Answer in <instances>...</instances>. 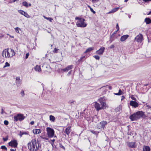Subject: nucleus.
I'll list each match as a JSON object with an SVG mask.
<instances>
[{"label":"nucleus","instance_id":"nucleus-46","mask_svg":"<svg viewBox=\"0 0 151 151\" xmlns=\"http://www.w3.org/2000/svg\"><path fill=\"white\" fill-rule=\"evenodd\" d=\"M72 70H70V71H69L68 73L67 74V75L68 76H69V75H70L71 74V73L72 72Z\"/></svg>","mask_w":151,"mask_h":151},{"label":"nucleus","instance_id":"nucleus-27","mask_svg":"<svg viewBox=\"0 0 151 151\" xmlns=\"http://www.w3.org/2000/svg\"><path fill=\"white\" fill-rule=\"evenodd\" d=\"M28 132H22L21 131H20L19 132V135L20 137H21L22 135L23 134H26L27 135L28 134Z\"/></svg>","mask_w":151,"mask_h":151},{"label":"nucleus","instance_id":"nucleus-31","mask_svg":"<svg viewBox=\"0 0 151 151\" xmlns=\"http://www.w3.org/2000/svg\"><path fill=\"white\" fill-rule=\"evenodd\" d=\"M22 4L23 6L26 7H28V4L27 3L26 1H24L23 2Z\"/></svg>","mask_w":151,"mask_h":151},{"label":"nucleus","instance_id":"nucleus-6","mask_svg":"<svg viewBox=\"0 0 151 151\" xmlns=\"http://www.w3.org/2000/svg\"><path fill=\"white\" fill-rule=\"evenodd\" d=\"M46 131L48 137H49L52 138L54 136L55 132L53 129L47 127L46 128Z\"/></svg>","mask_w":151,"mask_h":151},{"label":"nucleus","instance_id":"nucleus-62","mask_svg":"<svg viewBox=\"0 0 151 151\" xmlns=\"http://www.w3.org/2000/svg\"><path fill=\"white\" fill-rule=\"evenodd\" d=\"M55 141V139H53V140H52V142H54Z\"/></svg>","mask_w":151,"mask_h":151},{"label":"nucleus","instance_id":"nucleus-45","mask_svg":"<svg viewBox=\"0 0 151 151\" xmlns=\"http://www.w3.org/2000/svg\"><path fill=\"white\" fill-rule=\"evenodd\" d=\"M93 3H96L98 2L99 0H92Z\"/></svg>","mask_w":151,"mask_h":151},{"label":"nucleus","instance_id":"nucleus-54","mask_svg":"<svg viewBox=\"0 0 151 151\" xmlns=\"http://www.w3.org/2000/svg\"><path fill=\"white\" fill-rule=\"evenodd\" d=\"M114 94L115 95H120V94L119 93V92L118 93H114Z\"/></svg>","mask_w":151,"mask_h":151},{"label":"nucleus","instance_id":"nucleus-35","mask_svg":"<svg viewBox=\"0 0 151 151\" xmlns=\"http://www.w3.org/2000/svg\"><path fill=\"white\" fill-rule=\"evenodd\" d=\"M59 50L58 49H56V48H55L53 51V52L55 53H57L58 52V51Z\"/></svg>","mask_w":151,"mask_h":151},{"label":"nucleus","instance_id":"nucleus-56","mask_svg":"<svg viewBox=\"0 0 151 151\" xmlns=\"http://www.w3.org/2000/svg\"><path fill=\"white\" fill-rule=\"evenodd\" d=\"M143 1H145V2H147V1H151V0H143Z\"/></svg>","mask_w":151,"mask_h":151},{"label":"nucleus","instance_id":"nucleus-13","mask_svg":"<svg viewBox=\"0 0 151 151\" xmlns=\"http://www.w3.org/2000/svg\"><path fill=\"white\" fill-rule=\"evenodd\" d=\"M130 105L134 108H136L138 106V103L135 101H130Z\"/></svg>","mask_w":151,"mask_h":151},{"label":"nucleus","instance_id":"nucleus-23","mask_svg":"<svg viewBox=\"0 0 151 151\" xmlns=\"http://www.w3.org/2000/svg\"><path fill=\"white\" fill-rule=\"evenodd\" d=\"M145 22L147 24H149L151 23V20L149 18H146L145 19Z\"/></svg>","mask_w":151,"mask_h":151},{"label":"nucleus","instance_id":"nucleus-58","mask_svg":"<svg viewBox=\"0 0 151 151\" xmlns=\"http://www.w3.org/2000/svg\"><path fill=\"white\" fill-rule=\"evenodd\" d=\"M31 6V4H30V3H29V5H28V6Z\"/></svg>","mask_w":151,"mask_h":151},{"label":"nucleus","instance_id":"nucleus-5","mask_svg":"<svg viewBox=\"0 0 151 151\" xmlns=\"http://www.w3.org/2000/svg\"><path fill=\"white\" fill-rule=\"evenodd\" d=\"M85 19L82 18L79 19L76 23V25L78 27H84L86 26V24L84 22Z\"/></svg>","mask_w":151,"mask_h":151},{"label":"nucleus","instance_id":"nucleus-59","mask_svg":"<svg viewBox=\"0 0 151 151\" xmlns=\"http://www.w3.org/2000/svg\"><path fill=\"white\" fill-rule=\"evenodd\" d=\"M128 0H124V2H126L127 1H128Z\"/></svg>","mask_w":151,"mask_h":151},{"label":"nucleus","instance_id":"nucleus-22","mask_svg":"<svg viewBox=\"0 0 151 151\" xmlns=\"http://www.w3.org/2000/svg\"><path fill=\"white\" fill-rule=\"evenodd\" d=\"M121 106L119 105L115 109V111L116 112H120L121 110Z\"/></svg>","mask_w":151,"mask_h":151},{"label":"nucleus","instance_id":"nucleus-10","mask_svg":"<svg viewBox=\"0 0 151 151\" xmlns=\"http://www.w3.org/2000/svg\"><path fill=\"white\" fill-rule=\"evenodd\" d=\"M142 35L140 34L135 37V41L138 42H141L142 40Z\"/></svg>","mask_w":151,"mask_h":151},{"label":"nucleus","instance_id":"nucleus-44","mask_svg":"<svg viewBox=\"0 0 151 151\" xmlns=\"http://www.w3.org/2000/svg\"><path fill=\"white\" fill-rule=\"evenodd\" d=\"M8 138L7 137L3 138V140L4 141H6L8 140Z\"/></svg>","mask_w":151,"mask_h":151},{"label":"nucleus","instance_id":"nucleus-40","mask_svg":"<svg viewBox=\"0 0 151 151\" xmlns=\"http://www.w3.org/2000/svg\"><path fill=\"white\" fill-rule=\"evenodd\" d=\"M90 10L91 12H92L93 14H95L96 13V12L93 10V9L92 8H91Z\"/></svg>","mask_w":151,"mask_h":151},{"label":"nucleus","instance_id":"nucleus-57","mask_svg":"<svg viewBox=\"0 0 151 151\" xmlns=\"http://www.w3.org/2000/svg\"><path fill=\"white\" fill-rule=\"evenodd\" d=\"M151 14V11L149 12L147 14L148 15H150Z\"/></svg>","mask_w":151,"mask_h":151},{"label":"nucleus","instance_id":"nucleus-7","mask_svg":"<svg viewBox=\"0 0 151 151\" xmlns=\"http://www.w3.org/2000/svg\"><path fill=\"white\" fill-rule=\"evenodd\" d=\"M24 117L23 114H18L17 115L14 116V120L16 121H21L24 119Z\"/></svg>","mask_w":151,"mask_h":151},{"label":"nucleus","instance_id":"nucleus-34","mask_svg":"<svg viewBox=\"0 0 151 151\" xmlns=\"http://www.w3.org/2000/svg\"><path fill=\"white\" fill-rule=\"evenodd\" d=\"M19 29H20L18 27H17L15 28V30L16 32H17L18 33H19Z\"/></svg>","mask_w":151,"mask_h":151},{"label":"nucleus","instance_id":"nucleus-37","mask_svg":"<svg viewBox=\"0 0 151 151\" xmlns=\"http://www.w3.org/2000/svg\"><path fill=\"white\" fill-rule=\"evenodd\" d=\"M85 58V56H83L81 57L79 60H78V61L79 62L82 61V59H84Z\"/></svg>","mask_w":151,"mask_h":151},{"label":"nucleus","instance_id":"nucleus-32","mask_svg":"<svg viewBox=\"0 0 151 151\" xmlns=\"http://www.w3.org/2000/svg\"><path fill=\"white\" fill-rule=\"evenodd\" d=\"M10 66V64L8 62H6L5 63V65L4 66V68H5L6 67H9Z\"/></svg>","mask_w":151,"mask_h":151},{"label":"nucleus","instance_id":"nucleus-16","mask_svg":"<svg viewBox=\"0 0 151 151\" xmlns=\"http://www.w3.org/2000/svg\"><path fill=\"white\" fill-rule=\"evenodd\" d=\"M129 37L128 35H124L121 37L120 40L122 42H123L127 39Z\"/></svg>","mask_w":151,"mask_h":151},{"label":"nucleus","instance_id":"nucleus-24","mask_svg":"<svg viewBox=\"0 0 151 151\" xmlns=\"http://www.w3.org/2000/svg\"><path fill=\"white\" fill-rule=\"evenodd\" d=\"M119 8V7L115 8L113 9L111 11H110L109 12H108V13L110 14L112 13H114L118 11Z\"/></svg>","mask_w":151,"mask_h":151},{"label":"nucleus","instance_id":"nucleus-61","mask_svg":"<svg viewBox=\"0 0 151 151\" xmlns=\"http://www.w3.org/2000/svg\"><path fill=\"white\" fill-rule=\"evenodd\" d=\"M88 7L89 8H90V9H91V6H89V5H88Z\"/></svg>","mask_w":151,"mask_h":151},{"label":"nucleus","instance_id":"nucleus-51","mask_svg":"<svg viewBox=\"0 0 151 151\" xmlns=\"http://www.w3.org/2000/svg\"><path fill=\"white\" fill-rule=\"evenodd\" d=\"M131 98L133 100H136V99L133 96L131 97Z\"/></svg>","mask_w":151,"mask_h":151},{"label":"nucleus","instance_id":"nucleus-9","mask_svg":"<svg viewBox=\"0 0 151 151\" xmlns=\"http://www.w3.org/2000/svg\"><path fill=\"white\" fill-rule=\"evenodd\" d=\"M107 124L106 122L102 121L97 124V128L99 129H101L102 128L104 129L105 126Z\"/></svg>","mask_w":151,"mask_h":151},{"label":"nucleus","instance_id":"nucleus-26","mask_svg":"<svg viewBox=\"0 0 151 151\" xmlns=\"http://www.w3.org/2000/svg\"><path fill=\"white\" fill-rule=\"evenodd\" d=\"M93 49H94V47H89L86 49V51L84 52V53H86L87 52H90L91 51H92V50H93Z\"/></svg>","mask_w":151,"mask_h":151},{"label":"nucleus","instance_id":"nucleus-3","mask_svg":"<svg viewBox=\"0 0 151 151\" xmlns=\"http://www.w3.org/2000/svg\"><path fill=\"white\" fill-rule=\"evenodd\" d=\"M2 55L4 57L6 58H11L14 56L15 52L14 50L12 49H6L4 50L2 52Z\"/></svg>","mask_w":151,"mask_h":151},{"label":"nucleus","instance_id":"nucleus-28","mask_svg":"<svg viewBox=\"0 0 151 151\" xmlns=\"http://www.w3.org/2000/svg\"><path fill=\"white\" fill-rule=\"evenodd\" d=\"M50 120L52 122H54L55 120V117L52 115H50Z\"/></svg>","mask_w":151,"mask_h":151},{"label":"nucleus","instance_id":"nucleus-20","mask_svg":"<svg viewBox=\"0 0 151 151\" xmlns=\"http://www.w3.org/2000/svg\"><path fill=\"white\" fill-rule=\"evenodd\" d=\"M100 89H104L105 90H106V91L108 89L110 90L111 89L112 87L110 86H105L102 87Z\"/></svg>","mask_w":151,"mask_h":151},{"label":"nucleus","instance_id":"nucleus-12","mask_svg":"<svg viewBox=\"0 0 151 151\" xmlns=\"http://www.w3.org/2000/svg\"><path fill=\"white\" fill-rule=\"evenodd\" d=\"M18 12L22 15L24 16L27 18H29L30 16L27 13L24 11L22 10H18Z\"/></svg>","mask_w":151,"mask_h":151},{"label":"nucleus","instance_id":"nucleus-55","mask_svg":"<svg viewBox=\"0 0 151 151\" xmlns=\"http://www.w3.org/2000/svg\"><path fill=\"white\" fill-rule=\"evenodd\" d=\"M30 124L31 125H33L34 124V122L33 121H31L30 123Z\"/></svg>","mask_w":151,"mask_h":151},{"label":"nucleus","instance_id":"nucleus-38","mask_svg":"<svg viewBox=\"0 0 151 151\" xmlns=\"http://www.w3.org/2000/svg\"><path fill=\"white\" fill-rule=\"evenodd\" d=\"M20 94H21L22 96L23 97L24 95V92L23 91H22L20 92Z\"/></svg>","mask_w":151,"mask_h":151},{"label":"nucleus","instance_id":"nucleus-43","mask_svg":"<svg viewBox=\"0 0 151 151\" xmlns=\"http://www.w3.org/2000/svg\"><path fill=\"white\" fill-rule=\"evenodd\" d=\"M119 93L120 94V95L123 94V93L121 89H119Z\"/></svg>","mask_w":151,"mask_h":151},{"label":"nucleus","instance_id":"nucleus-52","mask_svg":"<svg viewBox=\"0 0 151 151\" xmlns=\"http://www.w3.org/2000/svg\"><path fill=\"white\" fill-rule=\"evenodd\" d=\"M4 113H5V112L4 111L3 109L2 108V109H1V114H3Z\"/></svg>","mask_w":151,"mask_h":151},{"label":"nucleus","instance_id":"nucleus-53","mask_svg":"<svg viewBox=\"0 0 151 151\" xmlns=\"http://www.w3.org/2000/svg\"><path fill=\"white\" fill-rule=\"evenodd\" d=\"M16 150V149H10V151H15Z\"/></svg>","mask_w":151,"mask_h":151},{"label":"nucleus","instance_id":"nucleus-63","mask_svg":"<svg viewBox=\"0 0 151 151\" xmlns=\"http://www.w3.org/2000/svg\"><path fill=\"white\" fill-rule=\"evenodd\" d=\"M17 1V0H13V2H15V1Z\"/></svg>","mask_w":151,"mask_h":151},{"label":"nucleus","instance_id":"nucleus-11","mask_svg":"<svg viewBox=\"0 0 151 151\" xmlns=\"http://www.w3.org/2000/svg\"><path fill=\"white\" fill-rule=\"evenodd\" d=\"M105 49L104 47H101L99 50L96 51V53L100 55H102L104 52Z\"/></svg>","mask_w":151,"mask_h":151},{"label":"nucleus","instance_id":"nucleus-50","mask_svg":"<svg viewBox=\"0 0 151 151\" xmlns=\"http://www.w3.org/2000/svg\"><path fill=\"white\" fill-rule=\"evenodd\" d=\"M121 97H122V98H121V100L122 101L125 98V97L124 96H122Z\"/></svg>","mask_w":151,"mask_h":151},{"label":"nucleus","instance_id":"nucleus-33","mask_svg":"<svg viewBox=\"0 0 151 151\" xmlns=\"http://www.w3.org/2000/svg\"><path fill=\"white\" fill-rule=\"evenodd\" d=\"M1 149H4V150H5L6 151H7V148H6V147L5 146H4V145H3V146H1Z\"/></svg>","mask_w":151,"mask_h":151},{"label":"nucleus","instance_id":"nucleus-49","mask_svg":"<svg viewBox=\"0 0 151 151\" xmlns=\"http://www.w3.org/2000/svg\"><path fill=\"white\" fill-rule=\"evenodd\" d=\"M91 132L93 134H96V132L93 130H91Z\"/></svg>","mask_w":151,"mask_h":151},{"label":"nucleus","instance_id":"nucleus-21","mask_svg":"<svg viewBox=\"0 0 151 151\" xmlns=\"http://www.w3.org/2000/svg\"><path fill=\"white\" fill-rule=\"evenodd\" d=\"M35 70L37 72H40L41 71V69L39 65H37L34 68Z\"/></svg>","mask_w":151,"mask_h":151},{"label":"nucleus","instance_id":"nucleus-14","mask_svg":"<svg viewBox=\"0 0 151 151\" xmlns=\"http://www.w3.org/2000/svg\"><path fill=\"white\" fill-rule=\"evenodd\" d=\"M73 65H69L64 69H63L62 70L64 72H67L70 70L71 69L73 68Z\"/></svg>","mask_w":151,"mask_h":151},{"label":"nucleus","instance_id":"nucleus-48","mask_svg":"<svg viewBox=\"0 0 151 151\" xmlns=\"http://www.w3.org/2000/svg\"><path fill=\"white\" fill-rule=\"evenodd\" d=\"M114 47V46L113 45H111L110 46V48L111 49L113 48Z\"/></svg>","mask_w":151,"mask_h":151},{"label":"nucleus","instance_id":"nucleus-30","mask_svg":"<svg viewBox=\"0 0 151 151\" xmlns=\"http://www.w3.org/2000/svg\"><path fill=\"white\" fill-rule=\"evenodd\" d=\"M76 102L73 100L70 101L69 102V104L71 106H72L75 104Z\"/></svg>","mask_w":151,"mask_h":151},{"label":"nucleus","instance_id":"nucleus-39","mask_svg":"<svg viewBox=\"0 0 151 151\" xmlns=\"http://www.w3.org/2000/svg\"><path fill=\"white\" fill-rule=\"evenodd\" d=\"M4 124L5 125H7L8 124L9 122L7 120H5L4 122Z\"/></svg>","mask_w":151,"mask_h":151},{"label":"nucleus","instance_id":"nucleus-64","mask_svg":"<svg viewBox=\"0 0 151 151\" xmlns=\"http://www.w3.org/2000/svg\"><path fill=\"white\" fill-rule=\"evenodd\" d=\"M42 138L43 139H46L44 137H42Z\"/></svg>","mask_w":151,"mask_h":151},{"label":"nucleus","instance_id":"nucleus-1","mask_svg":"<svg viewBox=\"0 0 151 151\" xmlns=\"http://www.w3.org/2000/svg\"><path fill=\"white\" fill-rule=\"evenodd\" d=\"M99 101L101 104V106L97 102H94V105L95 108L97 111L101 109H104L107 107L106 104L105 102V99L104 97H101L98 99Z\"/></svg>","mask_w":151,"mask_h":151},{"label":"nucleus","instance_id":"nucleus-15","mask_svg":"<svg viewBox=\"0 0 151 151\" xmlns=\"http://www.w3.org/2000/svg\"><path fill=\"white\" fill-rule=\"evenodd\" d=\"M16 83L18 86H19L22 83V80L20 77H17L16 78Z\"/></svg>","mask_w":151,"mask_h":151},{"label":"nucleus","instance_id":"nucleus-4","mask_svg":"<svg viewBox=\"0 0 151 151\" xmlns=\"http://www.w3.org/2000/svg\"><path fill=\"white\" fill-rule=\"evenodd\" d=\"M144 117V113L142 111H138L130 115L129 119L132 121H134L137 120L141 118Z\"/></svg>","mask_w":151,"mask_h":151},{"label":"nucleus","instance_id":"nucleus-42","mask_svg":"<svg viewBox=\"0 0 151 151\" xmlns=\"http://www.w3.org/2000/svg\"><path fill=\"white\" fill-rule=\"evenodd\" d=\"M116 28L117 29V31H118L119 30V27L118 26V23H117L116 24Z\"/></svg>","mask_w":151,"mask_h":151},{"label":"nucleus","instance_id":"nucleus-17","mask_svg":"<svg viewBox=\"0 0 151 151\" xmlns=\"http://www.w3.org/2000/svg\"><path fill=\"white\" fill-rule=\"evenodd\" d=\"M71 127L69 126L67 127L64 131V132L68 135H69V134L71 132L70 130Z\"/></svg>","mask_w":151,"mask_h":151},{"label":"nucleus","instance_id":"nucleus-19","mask_svg":"<svg viewBox=\"0 0 151 151\" xmlns=\"http://www.w3.org/2000/svg\"><path fill=\"white\" fill-rule=\"evenodd\" d=\"M128 146L132 148H134L135 147V143L134 142H129L127 143Z\"/></svg>","mask_w":151,"mask_h":151},{"label":"nucleus","instance_id":"nucleus-60","mask_svg":"<svg viewBox=\"0 0 151 151\" xmlns=\"http://www.w3.org/2000/svg\"><path fill=\"white\" fill-rule=\"evenodd\" d=\"M79 18H78V17H76V19H79Z\"/></svg>","mask_w":151,"mask_h":151},{"label":"nucleus","instance_id":"nucleus-8","mask_svg":"<svg viewBox=\"0 0 151 151\" xmlns=\"http://www.w3.org/2000/svg\"><path fill=\"white\" fill-rule=\"evenodd\" d=\"M9 145L12 147L16 148L17 146L18 143L17 140L13 139L8 143Z\"/></svg>","mask_w":151,"mask_h":151},{"label":"nucleus","instance_id":"nucleus-29","mask_svg":"<svg viewBox=\"0 0 151 151\" xmlns=\"http://www.w3.org/2000/svg\"><path fill=\"white\" fill-rule=\"evenodd\" d=\"M43 17L45 19L48 20L50 22H52V20H53V19H52V18L50 17H46L45 16H43Z\"/></svg>","mask_w":151,"mask_h":151},{"label":"nucleus","instance_id":"nucleus-47","mask_svg":"<svg viewBox=\"0 0 151 151\" xmlns=\"http://www.w3.org/2000/svg\"><path fill=\"white\" fill-rule=\"evenodd\" d=\"M29 55V53H27L26 54V57H25V58L26 59L27 58H28Z\"/></svg>","mask_w":151,"mask_h":151},{"label":"nucleus","instance_id":"nucleus-18","mask_svg":"<svg viewBox=\"0 0 151 151\" xmlns=\"http://www.w3.org/2000/svg\"><path fill=\"white\" fill-rule=\"evenodd\" d=\"M42 130L40 129H34L33 130V132L36 134H39L41 133Z\"/></svg>","mask_w":151,"mask_h":151},{"label":"nucleus","instance_id":"nucleus-25","mask_svg":"<svg viewBox=\"0 0 151 151\" xmlns=\"http://www.w3.org/2000/svg\"><path fill=\"white\" fill-rule=\"evenodd\" d=\"M143 151H150V149L149 147L144 146L143 148Z\"/></svg>","mask_w":151,"mask_h":151},{"label":"nucleus","instance_id":"nucleus-36","mask_svg":"<svg viewBox=\"0 0 151 151\" xmlns=\"http://www.w3.org/2000/svg\"><path fill=\"white\" fill-rule=\"evenodd\" d=\"M93 57L96 60H99L100 59L98 55H95Z\"/></svg>","mask_w":151,"mask_h":151},{"label":"nucleus","instance_id":"nucleus-41","mask_svg":"<svg viewBox=\"0 0 151 151\" xmlns=\"http://www.w3.org/2000/svg\"><path fill=\"white\" fill-rule=\"evenodd\" d=\"M60 147L61 148H62L64 150H65V148L64 146H63L62 144H60Z\"/></svg>","mask_w":151,"mask_h":151},{"label":"nucleus","instance_id":"nucleus-2","mask_svg":"<svg viewBox=\"0 0 151 151\" xmlns=\"http://www.w3.org/2000/svg\"><path fill=\"white\" fill-rule=\"evenodd\" d=\"M28 147L30 151H37L39 149V141L36 139H32L31 142L28 144Z\"/></svg>","mask_w":151,"mask_h":151}]
</instances>
